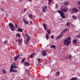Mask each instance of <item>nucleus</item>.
<instances>
[{
  "label": "nucleus",
  "mask_w": 80,
  "mask_h": 80,
  "mask_svg": "<svg viewBox=\"0 0 80 80\" xmlns=\"http://www.w3.org/2000/svg\"><path fill=\"white\" fill-rule=\"evenodd\" d=\"M15 27L17 28H18V26L17 25V24H15Z\"/></svg>",
  "instance_id": "42"
},
{
  "label": "nucleus",
  "mask_w": 80,
  "mask_h": 80,
  "mask_svg": "<svg viewBox=\"0 0 80 80\" xmlns=\"http://www.w3.org/2000/svg\"><path fill=\"white\" fill-rule=\"evenodd\" d=\"M78 80V78L73 77L70 79V80Z\"/></svg>",
  "instance_id": "13"
},
{
  "label": "nucleus",
  "mask_w": 80,
  "mask_h": 80,
  "mask_svg": "<svg viewBox=\"0 0 80 80\" xmlns=\"http://www.w3.org/2000/svg\"><path fill=\"white\" fill-rule=\"evenodd\" d=\"M53 37H55V36H53V35H52L51 36V38L52 39H53L54 38H53Z\"/></svg>",
  "instance_id": "32"
},
{
  "label": "nucleus",
  "mask_w": 80,
  "mask_h": 80,
  "mask_svg": "<svg viewBox=\"0 0 80 80\" xmlns=\"http://www.w3.org/2000/svg\"><path fill=\"white\" fill-rule=\"evenodd\" d=\"M12 72H17V70H12Z\"/></svg>",
  "instance_id": "34"
},
{
  "label": "nucleus",
  "mask_w": 80,
  "mask_h": 80,
  "mask_svg": "<svg viewBox=\"0 0 80 80\" xmlns=\"http://www.w3.org/2000/svg\"><path fill=\"white\" fill-rule=\"evenodd\" d=\"M13 64H12L11 66L10 69V72L11 73L12 72V71L13 70Z\"/></svg>",
  "instance_id": "7"
},
{
  "label": "nucleus",
  "mask_w": 80,
  "mask_h": 80,
  "mask_svg": "<svg viewBox=\"0 0 80 80\" xmlns=\"http://www.w3.org/2000/svg\"><path fill=\"white\" fill-rule=\"evenodd\" d=\"M18 32H23V29H22L21 28H19L18 30Z\"/></svg>",
  "instance_id": "15"
},
{
  "label": "nucleus",
  "mask_w": 80,
  "mask_h": 80,
  "mask_svg": "<svg viewBox=\"0 0 80 80\" xmlns=\"http://www.w3.org/2000/svg\"><path fill=\"white\" fill-rule=\"evenodd\" d=\"M2 72L3 73H7V72L6 71H5V69H3L2 70Z\"/></svg>",
  "instance_id": "23"
},
{
  "label": "nucleus",
  "mask_w": 80,
  "mask_h": 80,
  "mask_svg": "<svg viewBox=\"0 0 80 80\" xmlns=\"http://www.w3.org/2000/svg\"><path fill=\"white\" fill-rule=\"evenodd\" d=\"M58 4H56V8H58Z\"/></svg>",
  "instance_id": "39"
},
{
  "label": "nucleus",
  "mask_w": 80,
  "mask_h": 80,
  "mask_svg": "<svg viewBox=\"0 0 80 80\" xmlns=\"http://www.w3.org/2000/svg\"><path fill=\"white\" fill-rule=\"evenodd\" d=\"M22 21L24 22V23H26V25H27L28 23V22L27 21H25V19L23 18L22 19Z\"/></svg>",
  "instance_id": "11"
},
{
  "label": "nucleus",
  "mask_w": 80,
  "mask_h": 80,
  "mask_svg": "<svg viewBox=\"0 0 80 80\" xmlns=\"http://www.w3.org/2000/svg\"><path fill=\"white\" fill-rule=\"evenodd\" d=\"M46 52H47V51L45 50H44L42 53V55L43 57H44V56H46L47 55V54H46Z\"/></svg>",
  "instance_id": "8"
},
{
  "label": "nucleus",
  "mask_w": 80,
  "mask_h": 80,
  "mask_svg": "<svg viewBox=\"0 0 80 80\" xmlns=\"http://www.w3.org/2000/svg\"><path fill=\"white\" fill-rule=\"evenodd\" d=\"M29 17L30 18H33V17H32V15L30 14L29 15Z\"/></svg>",
  "instance_id": "29"
},
{
  "label": "nucleus",
  "mask_w": 80,
  "mask_h": 80,
  "mask_svg": "<svg viewBox=\"0 0 80 80\" xmlns=\"http://www.w3.org/2000/svg\"><path fill=\"white\" fill-rule=\"evenodd\" d=\"M35 55V52H33L31 54V55L30 56V57L31 58H33V56Z\"/></svg>",
  "instance_id": "12"
},
{
  "label": "nucleus",
  "mask_w": 80,
  "mask_h": 80,
  "mask_svg": "<svg viewBox=\"0 0 80 80\" xmlns=\"http://www.w3.org/2000/svg\"><path fill=\"white\" fill-rule=\"evenodd\" d=\"M20 2H22V0H19Z\"/></svg>",
  "instance_id": "55"
},
{
  "label": "nucleus",
  "mask_w": 80,
  "mask_h": 80,
  "mask_svg": "<svg viewBox=\"0 0 80 80\" xmlns=\"http://www.w3.org/2000/svg\"><path fill=\"white\" fill-rule=\"evenodd\" d=\"M20 56H21V57H22V54H19Z\"/></svg>",
  "instance_id": "48"
},
{
  "label": "nucleus",
  "mask_w": 80,
  "mask_h": 80,
  "mask_svg": "<svg viewBox=\"0 0 80 80\" xmlns=\"http://www.w3.org/2000/svg\"><path fill=\"white\" fill-rule=\"evenodd\" d=\"M64 44L66 45V46H68L69 45V44L71 43V41H68L66 39H65L63 41Z\"/></svg>",
  "instance_id": "3"
},
{
  "label": "nucleus",
  "mask_w": 80,
  "mask_h": 80,
  "mask_svg": "<svg viewBox=\"0 0 80 80\" xmlns=\"http://www.w3.org/2000/svg\"><path fill=\"white\" fill-rule=\"evenodd\" d=\"M11 48H12V47H11Z\"/></svg>",
  "instance_id": "60"
},
{
  "label": "nucleus",
  "mask_w": 80,
  "mask_h": 80,
  "mask_svg": "<svg viewBox=\"0 0 80 80\" xmlns=\"http://www.w3.org/2000/svg\"><path fill=\"white\" fill-rule=\"evenodd\" d=\"M65 58H66V59H68V58L67 57H65Z\"/></svg>",
  "instance_id": "49"
},
{
  "label": "nucleus",
  "mask_w": 80,
  "mask_h": 80,
  "mask_svg": "<svg viewBox=\"0 0 80 80\" xmlns=\"http://www.w3.org/2000/svg\"><path fill=\"white\" fill-rule=\"evenodd\" d=\"M61 8H63V6L61 7Z\"/></svg>",
  "instance_id": "58"
},
{
  "label": "nucleus",
  "mask_w": 80,
  "mask_h": 80,
  "mask_svg": "<svg viewBox=\"0 0 80 80\" xmlns=\"http://www.w3.org/2000/svg\"><path fill=\"white\" fill-rule=\"evenodd\" d=\"M26 10H27V9H26V8H25L24 12H26Z\"/></svg>",
  "instance_id": "45"
},
{
  "label": "nucleus",
  "mask_w": 80,
  "mask_h": 80,
  "mask_svg": "<svg viewBox=\"0 0 80 80\" xmlns=\"http://www.w3.org/2000/svg\"><path fill=\"white\" fill-rule=\"evenodd\" d=\"M54 66V64H53L52 65V67H53Z\"/></svg>",
  "instance_id": "57"
},
{
  "label": "nucleus",
  "mask_w": 80,
  "mask_h": 80,
  "mask_svg": "<svg viewBox=\"0 0 80 80\" xmlns=\"http://www.w3.org/2000/svg\"><path fill=\"white\" fill-rule=\"evenodd\" d=\"M69 23H70V22H68L67 23V25H66V26H69Z\"/></svg>",
  "instance_id": "35"
},
{
  "label": "nucleus",
  "mask_w": 80,
  "mask_h": 80,
  "mask_svg": "<svg viewBox=\"0 0 80 80\" xmlns=\"http://www.w3.org/2000/svg\"><path fill=\"white\" fill-rule=\"evenodd\" d=\"M34 17H36V16L35 15V16H34Z\"/></svg>",
  "instance_id": "59"
},
{
  "label": "nucleus",
  "mask_w": 80,
  "mask_h": 80,
  "mask_svg": "<svg viewBox=\"0 0 80 80\" xmlns=\"http://www.w3.org/2000/svg\"><path fill=\"white\" fill-rule=\"evenodd\" d=\"M9 28H10L12 32H13V31L15 30V28L14 27V25H13V24L11 23V22L9 23Z\"/></svg>",
  "instance_id": "2"
},
{
  "label": "nucleus",
  "mask_w": 80,
  "mask_h": 80,
  "mask_svg": "<svg viewBox=\"0 0 80 80\" xmlns=\"http://www.w3.org/2000/svg\"><path fill=\"white\" fill-rule=\"evenodd\" d=\"M78 8H79V10H80V7H78Z\"/></svg>",
  "instance_id": "54"
},
{
  "label": "nucleus",
  "mask_w": 80,
  "mask_h": 80,
  "mask_svg": "<svg viewBox=\"0 0 80 80\" xmlns=\"http://www.w3.org/2000/svg\"><path fill=\"white\" fill-rule=\"evenodd\" d=\"M44 8L46 9H47V7L46 6H44Z\"/></svg>",
  "instance_id": "43"
},
{
  "label": "nucleus",
  "mask_w": 80,
  "mask_h": 80,
  "mask_svg": "<svg viewBox=\"0 0 80 80\" xmlns=\"http://www.w3.org/2000/svg\"><path fill=\"white\" fill-rule=\"evenodd\" d=\"M47 32L48 34H50V33H51V31L50 29L48 30Z\"/></svg>",
  "instance_id": "18"
},
{
  "label": "nucleus",
  "mask_w": 80,
  "mask_h": 80,
  "mask_svg": "<svg viewBox=\"0 0 80 80\" xmlns=\"http://www.w3.org/2000/svg\"><path fill=\"white\" fill-rule=\"evenodd\" d=\"M78 12V9H77L76 8H74L73 9L72 11V13H77Z\"/></svg>",
  "instance_id": "4"
},
{
  "label": "nucleus",
  "mask_w": 80,
  "mask_h": 80,
  "mask_svg": "<svg viewBox=\"0 0 80 80\" xmlns=\"http://www.w3.org/2000/svg\"><path fill=\"white\" fill-rule=\"evenodd\" d=\"M78 3L79 5H80V1H78Z\"/></svg>",
  "instance_id": "36"
},
{
  "label": "nucleus",
  "mask_w": 80,
  "mask_h": 80,
  "mask_svg": "<svg viewBox=\"0 0 80 80\" xmlns=\"http://www.w3.org/2000/svg\"><path fill=\"white\" fill-rule=\"evenodd\" d=\"M20 43H19L18 44V45H21V44H20Z\"/></svg>",
  "instance_id": "51"
},
{
  "label": "nucleus",
  "mask_w": 80,
  "mask_h": 80,
  "mask_svg": "<svg viewBox=\"0 0 80 80\" xmlns=\"http://www.w3.org/2000/svg\"><path fill=\"white\" fill-rule=\"evenodd\" d=\"M61 33H62V32H61Z\"/></svg>",
  "instance_id": "61"
},
{
  "label": "nucleus",
  "mask_w": 80,
  "mask_h": 80,
  "mask_svg": "<svg viewBox=\"0 0 80 80\" xmlns=\"http://www.w3.org/2000/svg\"><path fill=\"white\" fill-rule=\"evenodd\" d=\"M57 74L58 75H60V72H57Z\"/></svg>",
  "instance_id": "38"
},
{
  "label": "nucleus",
  "mask_w": 80,
  "mask_h": 80,
  "mask_svg": "<svg viewBox=\"0 0 80 80\" xmlns=\"http://www.w3.org/2000/svg\"><path fill=\"white\" fill-rule=\"evenodd\" d=\"M20 34L19 33L18 34H17L16 35V37H20Z\"/></svg>",
  "instance_id": "24"
},
{
  "label": "nucleus",
  "mask_w": 80,
  "mask_h": 80,
  "mask_svg": "<svg viewBox=\"0 0 80 80\" xmlns=\"http://www.w3.org/2000/svg\"><path fill=\"white\" fill-rule=\"evenodd\" d=\"M62 34L60 35L59 36L56 38V39H57V40L58 39H59V38H60L61 37H62Z\"/></svg>",
  "instance_id": "21"
},
{
  "label": "nucleus",
  "mask_w": 80,
  "mask_h": 80,
  "mask_svg": "<svg viewBox=\"0 0 80 80\" xmlns=\"http://www.w3.org/2000/svg\"><path fill=\"white\" fill-rule=\"evenodd\" d=\"M42 9L43 12H45L46 10H45V9L44 8H42Z\"/></svg>",
  "instance_id": "33"
},
{
  "label": "nucleus",
  "mask_w": 80,
  "mask_h": 80,
  "mask_svg": "<svg viewBox=\"0 0 80 80\" xmlns=\"http://www.w3.org/2000/svg\"><path fill=\"white\" fill-rule=\"evenodd\" d=\"M25 36H27V40H28V41H30V36L28 35V34H25Z\"/></svg>",
  "instance_id": "9"
},
{
  "label": "nucleus",
  "mask_w": 80,
  "mask_h": 80,
  "mask_svg": "<svg viewBox=\"0 0 80 80\" xmlns=\"http://www.w3.org/2000/svg\"><path fill=\"white\" fill-rule=\"evenodd\" d=\"M29 41H28V40H27L26 41V43H27V44H28V43H29V42H29Z\"/></svg>",
  "instance_id": "40"
},
{
  "label": "nucleus",
  "mask_w": 80,
  "mask_h": 80,
  "mask_svg": "<svg viewBox=\"0 0 80 80\" xmlns=\"http://www.w3.org/2000/svg\"><path fill=\"white\" fill-rule=\"evenodd\" d=\"M29 2H32V0H29Z\"/></svg>",
  "instance_id": "52"
},
{
  "label": "nucleus",
  "mask_w": 80,
  "mask_h": 80,
  "mask_svg": "<svg viewBox=\"0 0 80 80\" xmlns=\"http://www.w3.org/2000/svg\"><path fill=\"white\" fill-rule=\"evenodd\" d=\"M65 40H68V41H71V39H70V37H68L67 38L65 39Z\"/></svg>",
  "instance_id": "16"
},
{
  "label": "nucleus",
  "mask_w": 80,
  "mask_h": 80,
  "mask_svg": "<svg viewBox=\"0 0 80 80\" xmlns=\"http://www.w3.org/2000/svg\"><path fill=\"white\" fill-rule=\"evenodd\" d=\"M24 65H27V66H29V65H30V62H29L28 61H25L24 62Z\"/></svg>",
  "instance_id": "5"
},
{
  "label": "nucleus",
  "mask_w": 80,
  "mask_h": 80,
  "mask_svg": "<svg viewBox=\"0 0 80 80\" xmlns=\"http://www.w3.org/2000/svg\"><path fill=\"white\" fill-rule=\"evenodd\" d=\"M73 42L74 43L77 44V40H76V39L74 40L73 41Z\"/></svg>",
  "instance_id": "25"
},
{
  "label": "nucleus",
  "mask_w": 80,
  "mask_h": 80,
  "mask_svg": "<svg viewBox=\"0 0 80 80\" xmlns=\"http://www.w3.org/2000/svg\"><path fill=\"white\" fill-rule=\"evenodd\" d=\"M61 11L58 10L57 11L58 13L60 14L61 17H62V18H66V17L65 15V13H64V12H68V8L67 7H66L64 8V9L61 8Z\"/></svg>",
  "instance_id": "1"
},
{
  "label": "nucleus",
  "mask_w": 80,
  "mask_h": 80,
  "mask_svg": "<svg viewBox=\"0 0 80 80\" xmlns=\"http://www.w3.org/2000/svg\"><path fill=\"white\" fill-rule=\"evenodd\" d=\"M50 48H54V49H55V48H56V46L54 45H52L50 46Z\"/></svg>",
  "instance_id": "17"
},
{
  "label": "nucleus",
  "mask_w": 80,
  "mask_h": 80,
  "mask_svg": "<svg viewBox=\"0 0 80 80\" xmlns=\"http://www.w3.org/2000/svg\"><path fill=\"white\" fill-rule=\"evenodd\" d=\"M18 42H19V43H21L22 42V40H20V39H18Z\"/></svg>",
  "instance_id": "26"
},
{
  "label": "nucleus",
  "mask_w": 80,
  "mask_h": 80,
  "mask_svg": "<svg viewBox=\"0 0 80 80\" xmlns=\"http://www.w3.org/2000/svg\"><path fill=\"white\" fill-rule=\"evenodd\" d=\"M26 72H28V70H26Z\"/></svg>",
  "instance_id": "53"
},
{
  "label": "nucleus",
  "mask_w": 80,
  "mask_h": 80,
  "mask_svg": "<svg viewBox=\"0 0 80 80\" xmlns=\"http://www.w3.org/2000/svg\"><path fill=\"white\" fill-rule=\"evenodd\" d=\"M67 30H68V29H67L63 30V31L64 32H67Z\"/></svg>",
  "instance_id": "37"
},
{
  "label": "nucleus",
  "mask_w": 80,
  "mask_h": 80,
  "mask_svg": "<svg viewBox=\"0 0 80 80\" xmlns=\"http://www.w3.org/2000/svg\"><path fill=\"white\" fill-rule=\"evenodd\" d=\"M78 38H80V34L79 35H78L77 36Z\"/></svg>",
  "instance_id": "41"
},
{
  "label": "nucleus",
  "mask_w": 80,
  "mask_h": 80,
  "mask_svg": "<svg viewBox=\"0 0 80 80\" xmlns=\"http://www.w3.org/2000/svg\"><path fill=\"white\" fill-rule=\"evenodd\" d=\"M43 26L45 30H47V27H46V25H45V24L44 23L43 24Z\"/></svg>",
  "instance_id": "22"
},
{
  "label": "nucleus",
  "mask_w": 80,
  "mask_h": 80,
  "mask_svg": "<svg viewBox=\"0 0 80 80\" xmlns=\"http://www.w3.org/2000/svg\"><path fill=\"white\" fill-rule=\"evenodd\" d=\"M18 57H20V54H18V55H17L16 57H15L14 58V60L15 61H17L18 58Z\"/></svg>",
  "instance_id": "6"
},
{
  "label": "nucleus",
  "mask_w": 80,
  "mask_h": 80,
  "mask_svg": "<svg viewBox=\"0 0 80 80\" xmlns=\"http://www.w3.org/2000/svg\"><path fill=\"white\" fill-rule=\"evenodd\" d=\"M52 2V0H49V2H48V4L49 5H51V3Z\"/></svg>",
  "instance_id": "20"
},
{
  "label": "nucleus",
  "mask_w": 80,
  "mask_h": 80,
  "mask_svg": "<svg viewBox=\"0 0 80 80\" xmlns=\"http://www.w3.org/2000/svg\"><path fill=\"white\" fill-rule=\"evenodd\" d=\"M1 10L2 12H4L5 11V9L3 8H1Z\"/></svg>",
  "instance_id": "31"
},
{
  "label": "nucleus",
  "mask_w": 80,
  "mask_h": 80,
  "mask_svg": "<svg viewBox=\"0 0 80 80\" xmlns=\"http://www.w3.org/2000/svg\"><path fill=\"white\" fill-rule=\"evenodd\" d=\"M46 36L47 40H48V38H49V36H48V34H46Z\"/></svg>",
  "instance_id": "19"
},
{
  "label": "nucleus",
  "mask_w": 80,
  "mask_h": 80,
  "mask_svg": "<svg viewBox=\"0 0 80 80\" xmlns=\"http://www.w3.org/2000/svg\"><path fill=\"white\" fill-rule=\"evenodd\" d=\"M68 4H69V2L68 1L64 2V5L65 6L68 5Z\"/></svg>",
  "instance_id": "14"
},
{
  "label": "nucleus",
  "mask_w": 80,
  "mask_h": 80,
  "mask_svg": "<svg viewBox=\"0 0 80 80\" xmlns=\"http://www.w3.org/2000/svg\"><path fill=\"white\" fill-rule=\"evenodd\" d=\"M38 63H40V61H41V59L39 58H38Z\"/></svg>",
  "instance_id": "27"
},
{
  "label": "nucleus",
  "mask_w": 80,
  "mask_h": 80,
  "mask_svg": "<svg viewBox=\"0 0 80 80\" xmlns=\"http://www.w3.org/2000/svg\"><path fill=\"white\" fill-rule=\"evenodd\" d=\"M68 59L69 60H72L73 59V56L71 55H69L68 56Z\"/></svg>",
  "instance_id": "10"
},
{
  "label": "nucleus",
  "mask_w": 80,
  "mask_h": 80,
  "mask_svg": "<svg viewBox=\"0 0 80 80\" xmlns=\"http://www.w3.org/2000/svg\"><path fill=\"white\" fill-rule=\"evenodd\" d=\"M30 24H31V25H32V22L30 21Z\"/></svg>",
  "instance_id": "47"
},
{
  "label": "nucleus",
  "mask_w": 80,
  "mask_h": 80,
  "mask_svg": "<svg viewBox=\"0 0 80 80\" xmlns=\"http://www.w3.org/2000/svg\"><path fill=\"white\" fill-rule=\"evenodd\" d=\"M72 18H73V19H75V20H76V19H77V17H75V16H72Z\"/></svg>",
  "instance_id": "30"
},
{
  "label": "nucleus",
  "mask_w": 80,
  "mask_h": 80,
  "mask_svg": "<svg viewBox=\"0 0 80 80\" xmlns=\"http://www.w3.org/2000/svg\"><path fill=\"white\" fill-rule=\"evenodd\" d=\"M4 43H7V41H4Z\"/></svg>",
  "instance_id": "46"
},
{
  "label": "nucleus",
  "mask_w": 80,
  "mask_h": 80,
  "mask_svg": "<svg viewBox=\"0 0 80 80\" xmlns=\"http://www.w3.org/2000/svg\"><path fill=\"white\" fill-rule=\"evenodd\" d=\"M7 17V16L8 15V14L7 13H6V14Z\"/></svg>",
  "instance_id": "56"
},
{
  "label": "nucleus",
  "mask_w": 80,
  "mask_h": 80,
  "mask_svg": "<svg viewBox=\"0 0 80 80\" xmlns=\"http://www.w3.org/2000/svg\"><path fill=\"white\" fill-rule=\"evenodd\" d=\"M14 68H17V67H16V66L14 65V66H13Z\"/></svg>",
  "instance_id": "44"
},
{
  "label": "nucleus",
  "mask_w": 80,
  "mask_h": 80,
  "mask_svg": "<svg viewBox=\"0 0 80 80\" xmlns=\"http://www.w3.org/2000/svg\"><path fill=\"white\" fill-rule=\"evenodd\" d=\"M26 60V58H25L23 59L22 60V63H23V62H25V60Z\"/></svg>",
  "instance_id": "28"
},
{
  "label": "nucleus",
  "mask_w": 80,
  "mask_h": 80,
  "mask_svg": "<svg viewBox=\"0 0 80 80\" xmlns=\"http://www.w3.org/2000/svg\"><path fill=\"white\" fill-rule=\"evenodd\" d=\"M14 65H15V62H13Z\"/></svg>",
  "instance_id": "50"
}]
</instances>
